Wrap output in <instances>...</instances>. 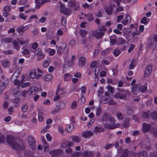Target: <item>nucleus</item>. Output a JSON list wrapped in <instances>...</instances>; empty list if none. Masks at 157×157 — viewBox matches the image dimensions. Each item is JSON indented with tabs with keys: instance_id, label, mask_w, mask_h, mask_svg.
<instances>
[{
	"instance_id": "f257e3e1",
	"label": "nucleus",
	"mask_w": 157,
	"mask_h": 157,
	"mask_svg": "<svg viewBox=\"0 0 157 157\" xmlns=\"http://www.w3.org/2000/svg\"><path fill=\"white\" fill-rule=\"evenodd\" d=\"M7 143L13 148L15 149H18L20 148L19 145L15 142L14 141L12 137L10 136L7 137L6 138Z\"/></svg>"
},
{
	"instance_id": "f03ea898",
	"label": "nucleus",
	"mask_w": 157,
	"mask_h": 157,
	"mask_svg": "<svg viewBox=\"0 0 157 157\" xmlns=\"http://www.w3.org/2000/svg\"><path fill=\"white\" fill-rule=\"evenodd\" d=\"M49 153L53 157H62L63 151L61 149L54 150L49 151Z\"/></svg>"
},
{
	"instance_id": "7ed1b4c3",
	"label": "nucleus",
	"mask_w": 157,
	"mask_h": 157,
	"mask_svg": "<svg viewBox=\"0 0 157 157\" xmlns=\"http://www.w3.org/2000/svg\"><path fill=\"white\" fill-rule=\"evenodd\" d=\"M110 123H106L105 124L104 127L105 128L113 129L118 127L120 126V124L118 123H115V122H111L109 121Z\"/></svg>"
},
{
	"instance_id": "20e7f679",
	"label": "nucleus",
	"mask_w": 157,
	"mask_h": 157,
	"mask_svg": "<svg viewBox=\"0 0 157 157\" xmlns=\"http://www.w3.org/2000/svg\"><path fill=\"white\" fill-rule=\"evenodd\" d=\"M30 24L25 26H21L16 29L17 32L20 34H23L24 32L28 29Z\"/></svg>"
},
{
	"instance_id": "39448f33",
	"label": "nucleus",
	"mask_w": 157,
	"mask_h": 157,
	"mask_svg": "<svg viewBox=\"0 0 157 157\" xmlns=\"http://www.w3.org/2000/svg\"><path fill=\"white\" fill-rule=\"evenodd\" d=\"M35 56H38L37 59L38 60L44 58L45 56L42 50L40 48L37 49L34 52Z\"/></svg>"
},
{
	"instance_id": "423d86ee",
	"label": "nucleus",
	"mask_w": 157,
	"mask_h": 157,
	"mask_svg": "<svg viewBox=\"0 0 157 157\" xmlns=\"http://www.w3.org/2000/svg\"><path fill=\"white\" fill-rule=\"evenodd\" d=\"M102 119L103 121H109L111 122H115V119L107 113H105L102 116Z\"/></svg>"
},
{
	"instance_id": "0eeeda50",
	"label": "nucleus",
	"mask_w": 157,
	"mask_h": 157,
	"mask_svg": "<svg viewBox=\"0 0 157 157\" xmlns=\"http://www.w3.org/2000/svg\"><path fill=\"white\" fill-rule=\"evenodd\" d=\"M29 144L32 149H34L36 147L35 141L32 136H29L28 139Z\"/></svg>"
},
{
	"instance_id": "6e6552de",
	"label": "nucleus",
	"mask_w": 157,
	"mask_h": 157,
	"mask_svg": "<svg viewBox=\"0 0 157 157\" xmlns=\"http://www.w3.org/2000/svg\"><path fill=\"white\" fill-rule=\"evenodd\" d=\"M38 88L36 86H32L28 90V93L29 95H34L37 94L38 92Z\"/></svg>"
},
{
	"instance_id": "1a4fd4ad",
	"label": "nucleus",
	"mask_w": 157,
	"mask_h": 157,
	"mask_svg": "<svg viewBox=\"0 0 157 157\" xmlns=\"http://www.w3.org/2000/svg\"><path fill=\"white\" fill-rule=\"evenodd\" d=\"M141 86V84H137L132 88V91L134 94H137L140 91V87Z\"/></svg>"
},
{
	"instance_id": "9d476101",
	"label": "nucleus",
	"mask_w": 157,
	"mask_h": 157,
	"mask_svg": "<svg viewBox=\"0 0 157 157\" xmlns=\"http://www.w3.org/2000/svg\"><path fill=\"white\" fill-rule=\"evenodd\" d=\"M92 34L93 35L96 39H98L101 37L102 35L104 34V33L103 32L100 31H95L93 32Z\"/></svg>"
},
{
	"instance_id": "9b49d317",
	"label": "nucleus",
	"mask_w": 157,
	"mask_h": 157,
	"mask_svg": "<svg viewBox=\"0 0 157 157\" xmlns=\"http://www.w3.org/2000/svg\"><path fill=\"white\" fill-rule=\"evenodd\" d=\"M22 49L23 50L22 52V54L27 58H29L30 56V53L29 50L23 47L22 48Z\"/></svg>"
},
{
	"instance_id": "f8f14e48",
	"label": "nucleus",
	"mask_w": 157,
	"mask_h": 157,
	"mask_svg": "<svg viewBox=\"0 0 157 157\" xmlns=\"http://www.w3.org/2000/svg\"><path fill=\"white\" fill-rule=\"evenodd\" d=\"M127 96V94L125 92H123L122 93H118L114 95V97L116 98L124 99Z\"/></svg>"
},
{
	"instance_id": "ddd939ff",
	"label": "nucleus",
	"mask_w": 157,
	"mask_h": 157,
	"mask_svg": "<svg viewBox=\"0 0 157 157\" xmlns=\"http://www.w3.org/2000/svg\"><path fill=\"white\" fill-rule=\"evenodd\" d=\"M93 133L91 131H86L83 132L82 134V137L87 138L93 135Z\"/></svg>"
},
{
	"instance_id": "4468645a",
	"label": "nucleus",
	"mask_w": 157,
	"mask_h": 157,
	"mask_svg": "<svg viewBox=\"0 0 157 157\" xmlns=\"http://www.w3.org/2000/svg\"><path fill=\"white\" fill-rule=\"evenodd\" d=\"M151 128V126L149 124H147L145 123H143L142 129L145 132H148Z\"/></svg>"
},
{
	"instance_id": "2eb2a0df",
	"label": "nucleus",
	"mask_w": 157,
	"mask_h": 157,
	"mask_svg": "<svg viewBox=\"0 0 157 157\" xmlns=\"http://www.w3.org/2000/svg\"><path fill=\"white\" fill-rule=\"evenodd\" d=\"M45 52L48 53L50 56H52L56 53V51L54 49H51L50 48H45L44 49Z\"/></svg>"
},
{
	"instance_id": "dca6fc26",
	"label": "nucleus",
	"mask_w": 157,
	"mask_h": 157,
	"mask_svg": "<svg viewBox=\"0 0 157 157\" xmlns=\"http://www.w3.org/2000/svg\"><path fill=\"white\" fill-rule=\"evenodd\" d=\"M47 2L46 0H35L36 8L39 9L41 5Z\"/></svg>"
},
{
	"instance_id": "f3484780",
	"label": "nucleus",
	"mask_w": 157,
	"mask_h": 157,
	"mask_svg": "<svg viewBox=\"0 0 157 157\" xmlns=\"http://www.w3.org/2000/svg\"><path fill=\"white\" fill-rule=\"evenodd\" d=\"M152 71L151 67V65L148 66L146 68L144 76L148 77L151 74Z\"/></svg>"
},
{
	"instance_id": "a211bd4d",
	"label": "nucleus",
	"mask_w": 157,
	"mask_h": 157,
	"mask_svg": "<svg viewBox=\"0 0 157 157\" xmlns=\"http://www.w3.org/2000/svg\"><path fill=\"white\" fill-rule=\"evenodd\" d=\"M36 74V71L35 69H32L30 71L29 73V77L32 78H34Z\"/></svg>"
},
{
	"instance_id": "6ab92c4d",
	"label": "nucleus",
	"mask_w": 157,
	"mask_h": 157,
	"mask_svg": "<svg viewBox=\"0 0 157 157\" xmlns=\"http://www.w3.org/2000/svg\"><path fill=\"white\" fill-rule=\"evenodd\" d=\"M131 21L130 16L129 15H127L123 20L122 23L124 25H126L127 24L130 23L131 22Z\"/></svg>"
},
{
	"instance_id": "aec40b11",
	"label": "nucleus",
	"mask_w": 157,
	"mask_h": 157,
	"mask_svg": "<svg viewBox=\"0 0 157 157\" xmlns=\"http://www.w3.org/2000/svg\"><path fill=\"white\" fill-rule=\"evenodd\" d=\"M94 154L93 152L85 151L83 153V156L84 157H93Z\"/></svg>"
},
{
	"instance_id": "412c9836",
	"label": "nucleus",
	"mask_w": 157,
	"mask_h": 157,
	"mask_svg": "<svg viewBox=\"0 0 157 157\" xmlns=\"http://www.w3.org/2000/svg\"><path fill=\"white\" fill-rule=\"evenodd\" d=\"M104 131V129L102 127H95L94 130L93 132L94 133H100L101 132H103Z\"/></svg>"
},
{
	"instance_id": "4be33fe9",
	"label": "nucleus",
	"mask_w": 157,
	"mask_h": 157,
	"mask_svg": "<svg viewBox=\"0 0 157 157\" xmlns=\"http://www.w3.org/2000/svg\"><path fill=\"white\" fill-rule=\"evenodd\" d=\"M13 39L10 37L3 38L1 40V42L3 43H11L13 42Z\"/></svg>"
},
{
	"instance_id": "5701e85b",
	"label": "nucleus",
	"mask_w": 157,
	"mask_h": 157,
	"mask_svg": "<svg viewBox=\"0 0 157 157\" xmlns=\"http://www.w3.org/2000/svg\"><path fill=\"white\" fill-rule=\"evenodd\" d=\"M72 77V75L69 73H67L64 75V80L65 81H70Z\"/></svg>"
},
{
	"instance_id": "b1692460",
	"label": "nucleus",
	"mask_w": 157,
	"mask_h": 157,
	"mask_svg": "<svg viewBox=\"0 0 157 157\" xmlns=\"http://www.w3.org/2000/svg\"><path fill=\"white\" fill-rule=\"evenodd\" d=\"M43 147L44 148V151L45 152H47L49 150V148L48 145L46 142L45 139L43 140Z\"/></svg>"
},
{
	"instance_id": "393cba45",
	"label": "nucleus",
	"mask_w": 157,
	"mask_h": 157,
	"mask_svg": "<svg viewBox=\"0 0 157 157\" xmlns=\"http://www.w3.org/2000/svg\"><path fill=\"white\" fill-rule=\"evenodd\" d=\"M86 59L84 57H80L79 60V65L80 66H83L85 64Z\"/></svg>"
},
{
	"instance_id": "a878e982",
	"label": "nucleus",
	"mask_w": 157,
	"mask_h": 157,
	"mask_svg": "<svg viewBox=\"0 0 157 157\" xmlns=\"http://www.w3.org/2000/svg\"><path fill=\"white\" fill-rule=\"evenodd\" d=\"M1 64L2 66L5 68H7L9 67L10 65V63L9 62L6 60H5L2 61L1 62Z\"/></svg>"
},
{
	"instance_id": "bb28decb",
	"label": "nucleus",
	"mask_w": 157,
	"mask_h": 157,
	"mask_svg": "<svg viewBox=\"0 0 157 157\" xmlns=\"http://www.w3.org/2000/svg\"><path fill=\"white\" fill-rule=\"evenodd\" d=\"M60 12L64 14L68 15L70 13V10L69 9L62 8L60 9Z\"/></svg>"
},
{
	"instance_id": "cd10ccee",
	"label": "nucleus",
	"mask_w": 157,
	"mask_h": 157,
	"mask_svg": "<svg viewBox=\"0 0 157 157\" xmlns=\"http://www.w3.org/2000/svg\"><path fill=\"white\" fill-rule=\"evenodd\" d=\"M20 92H19V87H16L13 91V94L14 96H17L18 94L20 95Z\"/></svg>"
},
{
	"instance_id": "c85d7f7f",
	"label": "nucleus",
	"mask_w": 157,
	"mask_h": 157,
	"mask_svg": "<svg viewBox=\"0 0 157 157\" xmlns=\"http://www.w3.org/2000/svg\"><path fill=\"white\" fill-rule=\"evenodd\" d=\"M20 74V72L19 70H16L13 74L11 79L16 80Z\"/></svg>"
},
{
	"instance_id": "c756f323",
	"label": "nucleus",
	"mask_w": 157,
	"mask_h": 157,
	"mask_svg": "<svg viewBox=\"0 0 157 157\" xmlns=\"http://www.w3.org/2000/svg\"><path fill=\"white\" fill-rule=\"evenodd\" d=\"M56 105L59 110L62 109L65 107V104L63 102H57Z\"/></svg>"
},
{
	"instance_id": "7c9ffc66",
	"label": "nucleus",
	"mask_w": 157,
	"mask_h": 157,
	"mask_svg": "<svg viewBox=\"0 0 157 157\" xmlns=\"http://www.w3.org/2000/svg\"><path fill=\"white\" fill-rule=\"evenodd\" d=\"M7 85L6 83L3 82L0 86V94L3 92L4 89H5Z\"/></svg>"
},
{
	"instance_id": "2f4dec72",
	"label": "nucleus",
	"mask_w": 157,
	"mask_h": 157,
	"mask_svg": "<svg viewBox=\"0 0 157 157\" xmlns=\"http://www.w3.org/2000/svg\"><path fill=\"white\" fill-rule=\"evenodd\" d=\"M148 155V153L146 151H144L140 154H136L135 155L137 157H146Z\"/></svg>"
},
{
	"instance_id": "473e14b6",
	"label": "nucleus",
	"mask_w": 157,
	"mask_h": 157,
	"mask_svg": "<svg viewBox=\"0 0 157 157\" xmlns=\"http://www.w3.org/2000/svg\"><path fill=\"white\" fill-rule=\"evenodd\" d=\"M13 44L14 49L18 50L20 49V47L18 42L16 40H14L13 42Z\"/></svg>"
},
{
	"instance_id": "72a5a7b5",
	"label": "nucleus",
	"mask_w": 157,
	"mask_h": 157,
	"mask_svg": "<svg viewBox=\"0 0 157 157\" xmlns=\"http://www.w3.org/2000/svg\"><path fill=\"white\" fill-rule=\"evenodd\" d=\"M53 79V77L52 75L49 74L46 75L44 78V80L47 81H50L52 80Z\"/></svg>"
},
{
	"instance_id": "f704fd0d",
	"label": "nucleus",
	"mask_w": 157,
	"mask_h": 157,
	"mask_svg": "<svg viewBox=\"0 0 157 157\" xmlns=\"http://www.w3.org/2000/svg\"><path fill=\"white\" fill-rule=\"evenodd\" d=\"M107 90L112 94H113L115 88L110 85H108L106 86Z\"/></svg>"
},
{
	"instance_id": "c9c22d12",
	"label": "nucleus",
	"mask_w": 157,
	"mask_h": 157,
	"mask_svg": "<svg viewBox=\"0 0 157 157\" xmlns=\"http://www.w3.org/2000/svg\"><path fill=\"white\" fill-rule=\"evenodd\" d=\"M80 35L82 37H84L87 33V31L86 29H82L79 32Z\"/></svg>"
},
{
	"instance_id": "e433bc0d",
	"label": "nucleus",
	"mask_w": 157,
	"mask_h": 157,
	"mask_svg": "<svg viewBox=\"0 0 157 157\" xmlns=\"http://www.w3.org/2000/svg\"><path fill=\"white\" fill-rule=\"evenodd\" d=\"M149 21V19L147 18L146 17H143L141 21V23L145 25L147 24Z\"/></svg>"
},
{
	"instance_id": "4c0bfd02",
	"label": "nucleus",
	"mask_w": 157,
	"mask_h": 157,
	"mask_svg": "<svg viewBox=\"0 0 157 157\" xmlns=\"http://www.w3.org/2000/svg\"><path fill=\"white\" fill-rule=\"evenodd\" d=\"M74 125L72 124L68 125L67 128V131L69 132H71L74 130Z\"/></svg>"
},
{
	"instance_id": "58836bf2",
	"label": "nucleus",
	"mask_w": 157,
	"mask_h": 157,
	"mask_svg": "<svg viewBox=\"0 0 157 157\" xmlns=\"http://www.w3.org/2000/svg\"><path fill=\"white\" fill-rule=\"evenodd\" d=\"M106 13L109 15L112 14L113 11V9L111 6L106 8L105 9Z\"/></svg>"
},
{
	"instance_id": "ea45409f",
	"label": "nucleus",
	"mask_w": 157,
	"mask_h": 157,
	"mask_svg": "<svg viewBox=\"0 0 157 157\" xmlns=\"http://www.w3.org/2000/svg\"><path fill=\"white\" fill-rule=\"evenodd\" d=\"M71 139L76 142L78 143L80 142V139L77 136H72L70 137Z\"/></svg>"
},
{
	"instance_id": "a19ab883",
	"label": "nucleus",
	"mask_w": 157,
	"mask_h": 157,
	"mask_svg": "<svg viewBox=\"0 0 157 157\" xmlns=\"http://www.w3.org/2000/svg\"><path fill=\"white\" fill-rule=\"evenodd\" d=\"M113 53L115 56L117 57L121 53V52L119 49H116L114 51Z\"/></svg>"
},
{
	"instance_id": "79ce46f5",
	"label": "nucleus",
	"mask_w": 157,
	"mask_h": 157,
	"mask_svg": "<svg viewBox=\"0 0 157 157\" xmlns=\"http://www.w3.org/2000/svg\"><path fill=\"white\" fill-rule=\"evenodd\" d=\"M50 60H44L43 64V66L44 68H46L48 67L50 63Z\"/></svg>"
},
{
	"instance_id": "37998d69",
	"label": "nucleus",
	"mask_w": 157,
	"mask_h": 157,
	"mask_svg": "<svg viewBox=\"0 0 157 157\" xmlns=\"http://www.w3.org/2000/svg\"><path fill=\"white\" fill-rule=\"evenodd\" d=\"M27 109V106L26 104H24L21 107V110L23 113H25Z\"/></svg>"
},
{
	"instance_id": "c03bdc74",
	"label": "nucleus",
	"mask_w": 157,
	"mask_h": 157,
	"mask_svg": "<svg viewBox=\"0 0 157 157\" xmlns=\"http://www.w3.org/2000/svg\"><path fill=\"white\" fill-rule=\"evenodd\" d=\"M147 87L144 85L141 86L140 87V91L142 92H144L147 91Z\"/></svg>"
},
{
	"instance_id": "a18cd8bd",
	"label": "nucleus",
	"mask_w": 157,
	"mask_h": 157,
	"mask_svg": "<svg viewBox=\"0 0 157 157\" xmlns=\"http://www.w3.org/2000/svg\"><path fill=\"white\" fill-rule=\"evenodd\" d=\"M30 82H24L21 84V87L22 88H24L30 86Z\"/></svg>"
},
{
	"instance_id": "49530a36",
	"label": "nucleus",
	"mask_w": 157,
	"mask_h": 157,
	"mask_svg": "<svg viewBox=\"0 0 157 157\" xmlns=\"http://www.w3.org/2000/svg\"><path fill=\"white\" fill-rule=\"evenodd\" d=\"M75 56H73L71 60L68 61L67 63L69 66H71L73 63V62L75 59Z\"/></svg>"
},
{
	"instance_id": "de8ad7c7",
	"label": "nucleus",
	"mask_w": 157,
	"mask_h": 157,
	"mask_svg": "<svg viewBox=\"0 0 157 157\" xmlns=\"http://www.w3.org/2000/svg\"><path fill=\"white\" fill-rule=\"evenodd\" d=\"M101 109L100 107H98L96 110V115L99 116L101 115Z\"/></svg>"
},
{
	"instance_id": "09e8293b",
	"label": "nucleus",
	"mask_w": 157,
	"mask_h": 157,
	"mask_svg": "<svg viewBox=\"0 0 157 157\" xmlns=\"http://www.w3.org/2000/svg\"><path fill=\"white\" fill-rule=\"evenodd\" d=\"M29 42L28 40L26 39L25 40H19V42L21 45H23L25 44H27Z\"/></svg>"
},
{
	"instance_id": "8fccbe9b",
	"label": "nucleus",
	"mask_w": 157,
	"mask_h": 157,
	"mask_svg": "<svg viewBox=\"0 0 157 157\" xmlns=\"http://www.w3.org/2000/svg\"><path fill=\"white\" fill-rule=\"evenodd\" d=\"M85 101V98L84 96H82L81 98L78 100V103L81 104L83 103Z\"/></svg>"
},
{
	"instance_id": "3c124183",
	"label": "nucleus",
	"mask_w": 157,
	"mask_h": 157,
	"mask_svg": "<svg viewBox=\"0 0 157 157\" xmlns=\"http://www.w3.org/2000/svg\"><path fill=\"white\" fill-rule=\"evenodd\" d=\"M11 10V7L10 6H5L3 9V10L4 12H9Z\"/></svg>"
},
{
	"instance_id": "603ef678",
	"label": "nucleus",
	"mask_w": 157,
	"mask_h": 157,
	"mask_svg": "<svg viewBox=\"0 0 157 157\" xmlns=\"http://www.w3.org/2000/svg\"><path fill=\"white\" fill-rule=\"evenodd\" d=\"M135 61L134 60H133L131 62V63L130 64L129 66V69H132L135 66Z\"/></svg>"
},
{
	"instance_id": "864d4df0",
	"label": "nucleus",
	"mask_w": 157,
	"mask_h": 157,
	"mask_svg": "<svg viewBox=\"0 0 157 157\" xmlns=\"http://www.w3.org/2000/svg\"><path fill=\"white\" fill-rule=\"evenodd\" d=\"M86 17L88 19L89 21H92L93 20L94 18L92 14L89 13L87 15Z\"/></svg>"
},
{
	"instance_id": "5fc2aeb1",
	"label": "nucleus",
	"mask_w": 157,
	"mask_h": 157,
	"mask_svg": "<svg viewBox=\"0 0 157 157\" xmlns=\"http://www.w3.org/2000/svg\"><path fill=\"white\" fill-rule=\"evenodd\" d=\"M56 34L58 36H62L63 34V32L61 29H59L57 31Z\"/></svg>"
},
{
	"instance_id": "6e6d98bb",
	"label": "nucleus",
	"mask_w": 157,
	"mask_h": 157,
	"mask_svg": "<svg viewBox=\"0 0 157 157\" xmlns=\"http://www.w3.org/2000/svg\"><path fill=\"white\" fill-rule=\"evenodd\" d=\"M59 93L58 91H57L56 92V95L55 97L54 98V100L55 101H57L60 98V96L59 95H58Z\"/></svg>"
},
{
	"instance_id": "4d7b16f0",
	"label": "nucleus",
	"mask_w": 157,
	"mask_h": 157,
	"mask_svg": "<svg viewBox=\"0 0 157 157\" xmlns=\"http://www.w3.org/2000/svg\"><path fill=\"white\" fill-rule=\"evenodd\" d=\"M97 64V62L96 61L92 62L90 64L91 68L90 69L91 70L93 71L94 68V67Z\"/></svg>"
},
{
	"instance_id": "13d9d810",
	"label": "nucleus",
	"mask_w": 157,
	"mask_h": 157,
	"mask_svg": "<svg viewBox=\"0 0 157 157\" xmlns=\"http://www.w3.org/2000/svg\"><path fill=\"white\" fill-rule=\"evenodd\" d=\"M37 19L38 17L36 15H33L31 16L30 18L29 19V22H31L32 21V19Z\"/></svg>"
},
{
	"instance_id": "bf43d9fd",
	"label": "nucleus",
	"mask_w": 157,
	"mask_h": 157,
	"mask_svg": "<svg viewBox=\"0 0 157 157\" xmlns=\"http://www.w3.org/2000/svg\"><path fill=\"white\" fill-rule=\"evenodd\" d=\"M82 6L85 9L89 8L90 9H92L93 8L92 6H90V5L86 2Z\"/></svg>"
},
{
	"instance_id": "052dcab7",
	"label": "nucleus",
	"mask_w": 157,
	"mask_h": 157,
	"mask_svg": "<svg viewBox=\"0 0 157 157\" xmlns=\"http://www.w3.org/2000/svg\"><path fill=\"white\" fill-rule=\"evenodd\" d=\"M5 139V136L0 132V144L4 142Z\"/></svg>"
},
{
	"instance_id": "680f3d73",
	"label": "nucleus",
	"mask_w": 157,
	"mask_h": 157,
	"mask_svg": "<svg viewBox=\"0 0 157 157\" xmlns=\"http://www.w3.org/2000/svg\"><path fill=\"white\" fill-rule=\"evenodd\" d=\"M117 116L118 119L119 120H122L123 117L122 114L120 113H117Z\"/></svg>"
},
{
	"instance_id": "e2e57ef3",
	"label": "nucleus",
	"mask_w": 157,
	"mask_h": 157,
	"mask_svg": "<svg viewBox=\"0 0 157 157\" xmlns=\"http://www.w3.org/2000/svg\"><path fill=\"white\" fill-rule=\"evenodd\" d=\"M38 46V44L36 42H34L32 45V48L33 49L35 50L37 48Z\"/></svg>"
},
{
	"instance_id": "0e129e2a",
	"label": "nucleus",
	"mask_w": 157,
	"mask_h": 157,
	"mask_svg": "<svg viewBox=\"0 0 157 157\" xmlns=\"http://www.w3.org/2000/svg\"><path fill=\"white\" fill-rule=\"evenodd\" d=\"M104 92L103 88L102 87H100V90L98 91V96L101 95Z\"/></svg>"
},
{
	"instance_id": "69168bd1",
	"label": "nucleus",
	"mask_w": 157,
	"mask_h": 157,
	"mask_svg": "<svg viewBox=\"0 0 157 157\" xmlns=\"http://www.w3.org/2000/svg\"><path fill=\"white\" fill-rule=\"evenodd\" d=\"M110 50V49L109 48H107L106 49L104 50L101 52V55H106L109 52Z\"/></svg>"
},
{
	"instance_id": "338daca9",
	"label": "nucleus",
	"mask_w": 157,
	"mask_h": 157,
	"mask_svg": "<svg viewBox=\"0 0 157 157\" xmlns=\"http://www.w3.org/2000/svg\"><path fill=\"white\" fill-rule=\"evenodd\" d=\"M14 83L15 85L18 86H19L21 84V83L22 82V81H21V82L17 80H14Z\"/></svg>"
},
{
	"instance_id": "774afa93",
	"label": "nucleus",
	"mask_w": 157,
	"mask_h": 157,
	"mask_svg": "<svg viewBox=\"0 0 157 157\" xmlns=\"http://www.w3.org/2000/svg\"><path fill=\"white\" fill-rule=\"evenodd\" d=\"M77 106V102L75 101H74L71 105V108L73 109H74L76 108Z\"/></svg>"
}]
</instances>
